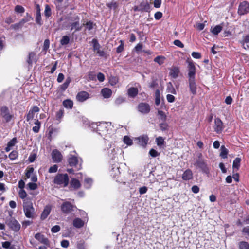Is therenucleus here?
<instances>
[{"mask_svg":"<svg viewBox=\"0 0 249 249\" xmlns=\"http://www.w3.org/2000/svg\"><path fill=\"white\" fill-rule=\"evenodd\" d=\"M53 183L60 187H66L69 182V178L67 174H58L54 178Z\"/></svg>","mask_w":249,"mask_h":249,"instance_id":"obj_1","label":"nucleus"},{"mask_svg":"<svg viewBox=\"0 0 249 249\" xmlns=\"http://www.w3.org/2000/svg\"><path fill=\"white\" fill-rule=\"evenodd\" d=\"M23 211L27 218H33L35 215V209L30 200H24L23 204Z\"/></svg>","mask_w":249,"mask_h":249,"instance_id":"obj_2","label":"nucleus"},{"mask_svg":"<svg viewBox=\"0 0 249 249\" xmlns=\"http://www.w3.org/2000/svg\"><path fill=\"white\" fill-rule=\"evenodd\" d=\"M5 224L9 229L14 232H18L21 228L20 223L13 217H8L6 218Z\"/></svg>","mask_w":249,"mask_h":249,"instance_id":"obj_3","label":"nucleus"},{"mask_svg":"<svg viewBox=\"0 0 249 249\" xmlns=\"http://www.w3.org/2000/svg\"><path fill=\"white\" fill-rule=\"evenodd\" d=\"M70 20L69 27L71 31L74 30V32H76L81 30L82 26L80 24V17L78 16L71 17Z\"/></svg>","mask_w":249,"mask_h":249,"instance_id":"obj_4","label":"nucleus"},{"mask_svg":"<svg viewBox=\"0 0 249 249\" xmlns=\"http://www.w3.org/2000/svg\"><path fill=\"white\" fill-rule=\"evenodd\" d=\"M68 162L71 166L74 167L77 170L82 168V160L81 159H78L76 156L70 155L68 158Z\"/></svg>","mask_w":249,"mask_h":249,"instance_id":"obj_5","label":"nucleus"},{"mask_svg":"<svg viewBox=\"0 0 249 249\" xmlns=\"http://www.w3.org/2000/svg\"><path fill=\"white\" fill-rule=\"evenodd\" d=\"M0 110V116L4 119L6 123L9 122L14 117V115L10 113L8 108L5 106L1 107Z\"/></svg>","mask_w":249,"mask_h":249,"instance_id":"obj_6","label":"nucleus"},{"mask_svg":"<svg viewBox=\"0 0 249 249\" xmlns=\"http://www.w3.org/2000/svg\"><path fill=\"white\" fill-rule=\"evenodd\" d=\"M108 124L106 122H101L99 124H92V127L96 129V131L98 132L100 135L102 133L107 132Z\"/></svg>","mask_w":249,"mask_h":249,"instance_id":"obj_7","label":"nucleus"},{"mask_svg":"<svg viewBox=\"0 0 249 249\" xmlns=\"http://www.w3.org/2000/svg\"><path fill=\"white\" fill-rule=\"evenodd\" d=\"M249 12V4L246 1L241 2L238 7V14L244 15Z\"/></svg>","mask_w":249,"mask_h":249,"instance_id":"obj_8","label":"nucleus"},{"mask_svg":"<svg viewBox=\"0 0 249 249\" xmlns=\"http://www.w3.org/2000/svg\"><path fill=\"white\" fill-rule=\"evenodd\" d=\"M74 206L71 202L66 201L61 206V210L64 213H69L73 211Z\"/></svg>","mask_w":249,"mask_h":249,"instance_id":"obj_9","label":"nucleus"},{"mask_svg":"<svg viewBox=\"0 0 249 249\" xmlns=\"http://www.w3.org/2000/svg\"><path fill=\"white\" fill-rule=\"evenodd\" d=\"M196 165L200 168L203 173L206 174L209 173V169L207 166V164L204 160H197L196 162Z\"/></svg>","mask_w":249,"mask_h":249,"instance_id":"obj_10","label":"nucleus"},{"mask_svg":"<svg viewBox=\"0 0 249 249\" xmlns=\"http://www.w3.org/2000/svg\"><path fill=\"white\" fill-rule=\"evenodd\" d=\"M138 110L142 114H147L150 111V107L146 103H141L138 106Z\"/></svg>","mask_w":249,"mask_h":249,"instance_id":"obj_11","label":"nucleus"},{"mask_svg":"<svg viewBox=\"0 0 249 249\" xmlns=\"http://www.w3.org/2000/svg\"><path fill=\"white\" fill-rule=\"evenodd\" d=\"M52 157L54 162H60L63 159L61 152L57 149L53 150L52 152Z\"/></svg>","mask_w":249,"mask_h":249,"instance_id":"obj_12","label":"nucleus"},{"mask_svg":"<svg viewBox=\"0 0 249 249\" xmlns=\"http://www.w3.org/2000/svg\"><path fill=\"white\" fill-rule=\"evenodd\" d=\"M213 128L217 133H221L224 128L223 124L219 118L215 119Z\"/></svg>","mask_w":249,"mask_h":249,"instance_id":"obj_13","label":"nucleus"},{"mask_svg":"<svg viewBox=\"0 0 249 249\" xmlns=\"http://www.w3.org/2000/svg\"><path fill=\"white\" fill-rule=\"evenodd\" d=\"M196 67L192 62H189L188 64V76L189 79H195Z\"/></svg>","mask_w":249,"mask_h":249,"instance_id":"obj_14","label":"nucleus"},{"mask_svg":"<svg viewBox=\"0 0 249 249\" xmlns=\"http://www.w3.org/2000/svg\"><path fill=\"white\" fill-rule=\"evenodd\" d=\"M89 97V94L85 91L78 92L76 95V100L80 102H83Z\"/></svg>","mask_w":249,"mask_h":249,"instance_id":"obj_15","label":"nucleus"},{"mask_svg":"<svg viewBox=\"0 0 249 249\" xmlns=\"http://www.w3.org/2000/svg\"><path fill=\"white\" fill-rule=\"evenodd\" d=\"M136 140L138 141V143L143 147H145L149 138L147 136H142L141 137L137 138Z\"/></svg>","mask_w":249,"mask_h":249,"instance_id":"obj_16","label":"nucleus"},{"mask_svg":"<svg viewBox=\"0 0 249 249\" xmlns=\"http://www.w3.org/2000/svg\"><path fill=\"white\" fill-rule=\"evenodd\" d=\"M239 42L244 49H249V34L243 36L242 39Z\"/></svg>","mask_w":249,"mask_h":249,"instance_id":"obj_17","label":"nucleus"},{"mask_svg":"<svg viewBox=\"0 0 249 249\" xmlns=\"http://www.w3.org/2000/svg\"><path fill=\"white\" fill-rule=\"evenodd\" d=\"M140 12H150V5L147 1H142L139 5Z\"/></svg>","mask_w":249,"mask_h":249,"instance_id":"obj_18","label":"nucleus"},{"mask_svg":"<svg viewBox=\"0 0 249 249\" xmlns=\"http://www.w3.org/2000/svg\"><path fill=\"white\" fill-rule=\"evenodd\" d=\"M51 210H52L51 205H46L45 207V208L41 214L40 218L42 220L45 219L47 217V216L49 215V214L51 211Z\"/></svg>","mask_w":249,"mask_h":249,"instance_id":"obj_19","label":"nucleus"},{"mask_svg":"<svg viewBox=\"0 0 249 249\" xmlns=\"http://www.w3.org/2000/svg\"><path fill=\"white\" fill-rule=\"evenodd\" d=\"M193 177L192 171L189 169L186 170L182 175V179L185 181L192 179Z\"/></svg>","mask_w":249,"mask_h":249,"instance_id":"obj_20","label":"nucleus"},{"mask_svg":"<svg viewBox=\"0 0 249 249\" xmlns=\"http://www.w3.org/2000/svg\"><path fill=\"white\" fill-rule=\"evenodd\" d=\"M35 238L42 244L45 245H48L49 244V240L48 239L45 238L44 235L40 233H36L35 236Z\"/></svg>","mask_w":249,"mask_h":249,"instance_id":"obj_21","label":"nucleus"},{"mask_svg":"<svg viewBox=\"0 0 249 249\" xmlns=\"http://www.w3.org/2000/svg\"><path fill=\"white\" fill-rule=\"evenodd\" d=\"M36 12L35 20H36V23L37 24H38L39 25H41L42 24V20H41L40 8V6L38 4L36 5Z\"/></svg>","mask_w":249,"mask_h":249,"instance_id":"obj_22","label":"nucleus"},{"mask_svg":"<svg viewBox=\"0 0 249 249\" xmlns=\"http://www.w3.org/2000/svg\"><path fill=\"white\" fill-rule=\"evenodd\" d=\"M189 88L191 92L195 95L196 93V86L195 82V79H189Z\"/></svg>","mask_w":249,"mask_h":249,"instance_id":"obj_23","label":"nucleus"},{"mask_svg":"<svg viewBox=\"0 0 249 249\" xmlns=\"http://www.w3.org/2000/svg\"><path fill=\"white\" fill-rule=\"evenodd\" d=\"M138 89L136 88L131 87L127 90V94L130 97L135 98L138 95Z\"/></svg>","mask_w":249,"mask_h":249,"instance_id":"obj_24","label":"nucleus"},{"mask_svg":"<svg viewBox=\"0 0 249 249\" xmlns=\"http://www.w3.org/2000/svg\"><path fill=\"white\" fill-rule=\"evenodd\" d=\"M224 25V24L222 23L220 25H216L214 28H211V32L214 35H217L223 29Z\"/></svg>","mask_w":249,"mask_h":249,"instance_id":"obj_25","label":"nucleus"},{"mask_svg":"<svg viewBox=\"0 0 249 249\" xmlns=\"http://www.w3.org/2000/svg\"><path fill=\"white\" fill-rule=\"evenodd\" d=\"M84 225V222L79 218H76L73 221V225L76 228H80Z\"/></svg>","mask_w":249,"mask_h":249,"instance_id":"obj_26","label":"nucleus"},{"mask_svg":"<svg viewBox=\"0 0 249 249\" xmlns=\"http://www.w3.org/2000/svg\"><path fill=\"white\" fill-rule=\"evenodd\" d=\"M101 94L105 98H108L111 96L112 91L108 88H104L101 90Z\"/></svg>","mask_w":249,"mask_h":249,"instance_id":"obj_27","label":"nucleus"},{"mask_svg":"<svg viewBox=\"0 0 249 249\" xmlns=\"http://www.w3.org/2000/svg\"><path fill=\"white\" fill-rule=\"evenodd\" d=\"M71 81V79L70 77H68L65 82L60 86V89L61 91L63 92L66 90V89L68 88L69 86L70 83Z\"/></svg>","mask_w":249,"mask_h":249,"instance_id":"obj_28","label":"nucleus"},{"mask_svg":"<svg viewBox=\"0 0 249 249\" xmlns=\"http://www.w3.org/2000/svg\"><path fill=\"white\" fill-rule=\"evenodd\" d=\"M179 73V69L178 67H174L171 69L169 74L172 77L176 78L178 77Z\"/></svg>","mask_w":249,"mask_h":249,"instance_id":"obj_29","label":"nucleus"},{"mask_svg":"<svg viewBox=\"0 0 249 249\" xmlns=\"http://www.w3.org/2000/svg\"><path fill=\"white\" fill-rule=\"evenodd\" d=\"M71 185L74 189H77L80 187L81 184L78 179L75 178H72L71 182Z\"/></svg>","mask_w":249,"mask_h":249,"instance_id":"obj_30","label":"nucleus"},{"mask_svg":"<svg viewBox=\"0 0 249 249\" xmlns=\"http://www.w3.org/2000/svg\"><path fill=\"white\" fill-rule=\"evenodd\" d=\"M73 102L70 99H66L63 102V105L65 108L71 109L73 107Z\"/></svg>","mask_w":249,"mask_h":249,"instance_id":"obj_31","label":"nucleus"},{"mask_svg":"<svg viewBox=\"0 0 249 249\" xmlns=\"http://www.w3.org/2000/svg\"><path fill=\"white\" fill-rule=\"evenodd\" d=\"M221 152L220 156L221 158L225 159L227 157L228 150L224 145H222L220 148Z\"/></svg>","mask_w":249,"mask_h":249,"instance_id":"obj_32","label":"nucleus"},{"mask_svg":"<svg viewBox=\"0 0 249 249\" xmlns=\"http://www.w3.org/2000/svg\"><path fill=\"white\" fill-rule=\"evenodd\" d=\"M167 91L173 94H176V91L173 87L171 82H169L167 84Z\"/></svg>","mask_w":249,"mask_h":249,"instance_id":"obj_33","label":"nucleus"},{"mask_svg":"<svg viewBox=\"0 0 249 249\" xmlns=\"http://www.w3.org/2000/svg\"><path fill=\"white\" fill-rule=\"evenodd\" d=\"M241 159L240 158H236L233 162V165H232V168L233 169H238L240 165V162H241Z\"/></svg>","mask_w":249,"mask_h":249,"instance_id":"obj_34","label":"nucleus"},{"mask_svg":"<svg viewBox=\"0 0 249 249\" xmlns=\"http://www.w3.org/2000/svg\"><path fill=\"white\" fill-rule=\"evenodd\" d=\"M36 53L34 52H31L29 53L28 58L27 60L29 65H32L33 61L35 60Z\"/></svg>","mask_w":249,"mask_h":249,"instance_id":"obj_35","label":"nucleus"},{"mask_svg":"<svg viewBox=\"0 0 249 249\" xmlns=\"http://www.w3.org/2000/svg\"><path fill=\"white\" fill-rule=\"evenodd\" d=\"M92 179L90 178H86L84 180V186L87 189H89L91 186Z\"/></svg>","mask_w":249,"mask_h":249,"instance_id":"obj_36","label":"nucleus"},{"mask_svg":"<svg viewBox=\"0 0 249 249\" xmlns=\"http://www.w3.org/2000/svg\"><path fill=\"white\" fill-rule=\"evenodd\" d=\"M35 124L36 125L33 127L32 130L35 133H38L40 128L41 123L37 120L35 122Z\"/></svg>","mask_w":249,"mask_h":249,"instance_id":"obj_37","label":"nucleus"},{"mask_svg":"<svg viewBox=\"0 0 249 249\" xmlns=\"http://www.w3.org/2000/svg\"><path fill=\"white\" fill-rule=\"evenodd\" d=\"M92 42L93 44V50L94 51H97V52L98 50H100V45L99 44L98 41L96 39H92Z\"/></svg>","mask_w":249,"mask_h":249,"instance_id":"obj_38","label":"nucleus"},{"mask_svg":"<svg viewBox=\"0 0 249 249\" xmlns=\"http://www.w3.org/2000/svg\"><path fill=\"white\" fill-rule=\"evenodd\" d=\"M70 42V38L67 36H63L60 40V44L62 45H67Z\"/></svg>","mask_w":249,"mask_h":249,"instance_id":"obj_39","label":"nucleus"},{"mask_svg":"<svg viewBox=\"0 0 249 249\" xmlns=\"http://www.w3.org/2000/svg\"><path fill=\"white\" fill-rule=\"evenodd\" d=\"M164 57L162 56H158L154 58V61L160 65L164 63Z\"/></svg>","mask_w":249,"mask_h":249,"instance_id":"obj_40","label":"nucleus"},{"mask_svg":"<svg viewBox=\"0 0 249 249\" xmlns=\"http://www.w3.org/2000/svg\"><path fill=\"white\" fill-rule=\"evenodd\" d=\"M34 169L33 167H30L26 169L25 176L27 178H30L33 174Z\"/></svg>","mask_w":249,"mask_h":249,"instance_id":"obj_41","label":"nucleus"},{"mask_svg":"<svg viewBox=\"0 0 249 249\" xmlns=\"http://www.w3.org/2000/svg\"><path fill=\"white\" fill-rule=\"evenodd\" d=\"M240 249H249V244L245 241H242L239 243Z\"/></svg>","mask_w":249,"mask_h":249,"instance_id":"obj_42","label":"nucleus"},{"mask_svg":"<svg viewBox=\"0 0 249 249\" xmlns=\"http://www.w3.org/2000/svg\"><path fill=\"white\" fill-rule=\"evenodd\" d=\"M52 14V11L51 8L48 5H45V11H44V15L47 18H49L51 16Z\"/></svg>","mask_w":249,"mask_h":249,"instance_id":"obj_43","label":"nucleus"},{"mask_svg":"<svg viewBox=\"0 0 249 249\" xmlns=\"http://www.w3.org/2000/svg\"><path fill=\"white\" fill-rule=\"evenodd\" d=\"M125 101L124 98L123 97H119L115 101L114 104L116 106H119L124 103Z\"/></svg>","mask_w":249,"mask_h":249,"instance_id":"obj_44","label":"nucleus"},{"mask_svg":"<svg viewBox=\"0 0 249 249\" xmlns=\"http://www.w3.org/2000/svg\"><path fill=\"white\" fill-rule=\"evenodd\" d=\"M123 141L124 143L127 145H131L133 144L132 140L128 136H125L124 137Z\"/></svg>","mask_w":249,"mask_h":249,"instance_id":"obj_45","label":"nucleus"},{"mask_svg":"<svg viewBox=\"0 0 249 249\" xmlns=\"http://www.w3.org/2000/svg\"><path fill=\"white\" fill-rule=\"evenodd\" d=\"M158 115H159L160 118L161 120H162L163 122H165L167 117L164 112H163L162 110H158Z\"/></svg>","mask_w":249,"mask_h":249,"instance_id":"obj_46","label":"nucleus"},{"mask_svg":"<svg viewBox=\"0 0 249 249\" xmlns=\"http://www.w3.org/2000/svg\"><path fill=\"white\" fill-rule=\"evenodd\" d=\"M107 6L110 9H116L118 7V4L116 2L111 1V2L107 3Z\"/></svg>","mask_w":249,"mask_h":249,"instance_id":"obj_47","label":"nucleus"},{"mask_svg":"<svg viewBox=\"0 0 249 249\" xmlns=\"http://www.w3.org/2000/svg\"><path fill=\"white\" fill-rule=\"evenodd\" d=\"M18 156V153L16 151H12L9 155V158L11 160H15Z\"/></svg>","mask_w":249,"mask_h":249,"instance_id":"obj_48","label":"nucleus"},{"mask_svg":"<svg viewBox=\"0 0 249 249\" xmlns=\"http://www.w3.org/2000/svg\"><path fill=\"white\" fill-rule=\"evenodd\" d=\"M18 142L17 139L16 137L13 138L11 139L9 142H8L7 144L9 147L12 148L15 146L16 143Z\"/></svg>","mask_w":249,"mask_h":249,"instance_id":"obj_49","label":"nucleus"},{"mask_svg":"<svg viewBox=\"0 0 249 249\" xmlns=\"http://www.w3.org/2000/svg\"><path fill=\"white\" fill-rule=\"evenodd\" d=\"M109 82L111 85L114 86L118 82V79L116 77L112 76L110 77Z\"/></svg>","mask_w":249,"mask_h":249,"instance_id":"obj_50","label":"nucleus"},{"mask_svg":"<svg viewBox=\"0 0 249 249\" xmlns=\"http://www.w3.org/2000/svg\"><path fill=\"white\" fill-rule=\"evenodd\" d=\"M19 196L22 199L26 197L27 193L24 189L20 190L18 192Z\"/></svg>","mask_w":249,"mask_h":249,"instance_id":"obj_51","label":"nucleus"},{"mask_svg":"<svg viewBox=\"0 0 249 249\" xmlns=\"http://www.w3.org/2000/svg\"><path fill=\"white\" fill-rule=\"evenodd\" d=\"M50 46V40L48 39L45 40L43 44V50L46 52L49 49Z\"/></svg>","mask_w":249,"mask_h":249,"instance_id":"obj_52","label":"nucleus"},{"mask_svg":"<svg viewBox=\"0 0 249 249\" xmlns=\"http://www.w3.org/2000/svg\"><path fill=\"white\" fill-rule=\"evenodd\" d=\"M120 45L116 48L117 53H121L124 50V42L122 40L120 41Z\"/></svg>","mask_w":249,"mask_h":249,"instance_id":"obj_53","label":"nucleus"},{"mask_svg":"<svg viewBox=\"0 0 249 249\" xmlns=\"http://www.w3.org/2000/svg\"><path fill=\"white\" fill-rule=\"evenodd\" d=\"M156 141L158 146H161L164 142V139L161 137H159L157 138Z\"/></svg>","mask_w":249,"mask_h":249,"instance_id":"obj_54","label":"nucleus"},{"mask_svg":"<svg viewBox=\"0 0 249 249\" xmlns=\"http://www.w3.org/2000/svg\"><path fill=\"white\" fill-rule=\"evenodd\" d=\"M15 10L17 13H22L24 12V8L20 5H17L15 8Z\"/></svg>","mask_w":249,"mask_h":249,"instance_id":"obj_55","label":"nucleus"},{"mask_svg":"<svg viewBox=\"0 0 249 249\" xmlns=\"http://www.w3.org/2000/svg\"><path fill=\"white\" fill-rule=\"evenodd\" d=\"M35 116V114L32 112L31 110H29L28 114L26 115V120L27 122L29 121L30 120L32 119Z\"/></svg>","mask_w":249,"mask_h":249,"instance_id":"obj_56","label":"nucleus"},{"mask_svg":"<svg viewBox=\"0 0 249 249\" xmlns=\"http://www.w3.org/2000/svg\"><path fill=\"white\" fill-rule=\"evenodd\" d=\"M29 188L31 190H34L37 187V184L36 183L30 182L27 184Z\"/></svg>","mask_w":249,"mask_h":249,"instance_id":"obj_57","label":"nucleus"},{"mask_svg":"<svg viewBox=\"0 0 249 249\" xmlns=\"http://www.w3.org/2000/svg\"><path fill=\"white\" fill-rule=\"evenodd\" d=\"M173 43L175 45H176L178 47H179L180 48H182L184 47L183 44L179 40L176 39V40H174Z\"/></svg>","mask_w":249,"mask_h":249,"instance_id":"obj_58","label":"nucleus"},{"mask_svg":"<svg viewBox=\"0 0 249 249\" xmlns=\"http://www.w3.org/2000/svg\"><path fill=\"white\" fill-rule=\"evenodd\" d=\"M60 230V227L59 225H55L51 228V231L53 233H56Z\"/></svg>","mask_w":249,"mask_h":249,"instance_id":"obj_59","label":"nucleus"},{"mask_svg":"<svg viewBox=\"0 0 249 249\" xmlns=\"http://www.w3.org/2000/svg\"><path fill=\"white\" fill-rule=\"evenodd\" d=\"M58 169V166L57 165H54L51 166L49 169L48 172L50 173H55L57 172Z\"/></svg>","mask_w":249,"mask_h":249,"instance_id":"obj_60","label":"nucleus"},{"mask_svg":"<svg viewBox=\"0 0 249 249\" xmlns=\"http://www.w3.org/2000/svg\"><path fill=\"white\" fill-rule=\"evenodd\" d=\"M160 127L162 131H165L167 129L168 124L165 122L161 123L160 124Z\"/></svg>","mask_w":249,"mask_h":249,"instance_id":"obj_61","label":"nucleus"},{"mask_svg":"<svg viewBox=\"0 0 249 249\" xmlns=\"http://www.w3.org/2000/svg\"><path fill=\"white\" fill-rule=\"evenodd\" d=\"M150 156L152 157H156L159 155L158 152L154 149H151L149 152Z\"/></svg>","mask_w":249,"mask_h":249,"instance_id":"obj_62","label":"nucleus"},{"mask_svg":"<svg viewBox=\"0 0 249 249\" xmlns=\"http://www.w3.org/2000/svg\"><path fill=\"white\" fill-rule=\"evenodd\" d=\"M85 25L89 31L91 30L93 28V22L91 21H88L85 24Z\"/></svg>","mask_w":249,"mask_h":249,"instance_id":"obj_63","label":"nucleus"},{"mask_svg":"<svg viewBox=\"0 0 249 249\" xmlns=\"http://www.w3.org/2000/svg\"><path fill=\"white\" fill-rule=\"evenodd\" d=\"M97 77L98 80L100 82H103L105 80V76H104V74H103L101 72H99L97 74Z\"/></svg>","mask_w":249,"mask_h":249,"instance_id":"obj_64","label":"nucleus"}]
</instances>
